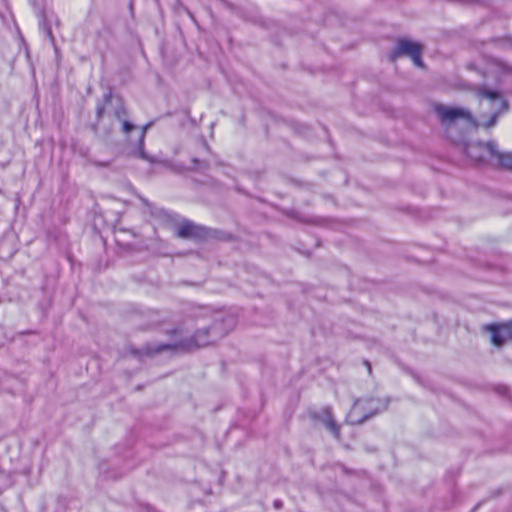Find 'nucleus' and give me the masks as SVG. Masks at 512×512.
Segmentation results:
<instances>
[{
	"instance_id": "1",
	"label": "nucleus",
	"mask_w": 512,
	"mask_h": 512,
	"mask_svg": "<svg viewBox=\"0 0 512 512\" xmlns=\"http://www.w3.org/2000/svg\"><path fill=\"white\" fill-rule=\"evenodd\" d=\"M478 97L479 113L477 118H474L469 110L462 107L441 103L433 105V111L444 128L446 136L458 146H465L467 137L478 127L494 126L498 116L506 110L504 100L495 91L482 89L479 91Z\"/></svg>"
},
{
	"instance_id": "11",
	"label": "nucleus",
	"mask_w": 512,
	"mask_h": 512,
	"mask_svg": "<svg viewBox=\"0 0 512 512\" xmlns=\"http://www.w3.org/2000/svg\"><path fill=\"white\" fill-rule=\"evenodd\" d=\"M476 151L478 152V154H483V153H485V152H484V150H482V149H478V150H476Z\"/></svg>"
},
{
	"instance_id": "6",
	"label": "nucleus",
	"mask_w": 512,
	"mask_h": 512,
	"mask_svg": "<svg viewBox=\"0 0 512 512\" xmlns=\"http://www.w3.org/2000/svg\"><path fill=\"white\" fill-rule=\"evenodd\" d=\"M422 45L410 40H402L398 43L397 49L393 52L392 57L407 56L411 58L414 65L423 68L424 64L421 60Z\"/></svg>"
},
{
	"instance_id": "7",
	"label": "nucleus",
	"mask_w": 512,
	"mask_h": 512,
	"mask_svg": "<svg viewBox=\"0 0 512 512\" xmlns=\"http://www.w3.org/2000/svg\"><path fill=\"white\" fill-rule=\"evenodd\" d=\"M490 333V340L495 346H502L506 341L512 339V320L508 323L486 326Z\"/></svg>"
},
{
	"instance_id": "8",
	"label": "nucleus",
	"mask_w": 512,
	"mask_h": 512,
	"mask_svg": "<svg viewBox=\"0 0 512 512\" xmlns=\"http://www.w3.org/2000/svg\"><path fill=\"white\" fill-rule=\"evenodd\" d=\"M174 233L180 238L194 239L202 236V229L187 220H183L175 225Z\"/></svg>"
},
{
	"instance_id": "9",
	"label": "nucleus",
	"mask_w": 512,
	"mask_h": 512,
	"mask_svg": "<svg viewBox=\"0 0 512 512\" xmlns=\"http://www.w3.org/2000/svg\"><path fill=\"white\" fill-rule=\"evenodd\" d=\"M322 422L333 433L335 437H339V429L336 423L334 422L331 412L329 410L324 411Z\"/></svg>"
},
{
	"instance_id": "3",
	"label": "nucleus",
	"mask_w": 512,
	"mask_h": 512,
	"mask_svg": "<svg viewBox=\"0 0 512 512\" xmlns=\"http://www.w3.org/2000/svg\"><path fill=\"white\" fill-rule=\"evenodd\" d=\"M469 158L475 162H487L500 165L505 168H512V153L499 151L497 146L490 143L475 142L460 146Z\"/></svg>"
},
{
	"instance_id": "4",
	"label": "nucleus",
	"mask_w": 512,
	"mask_h": 512,
	"mask_svg": "<svg viewBox=\"0 0 512 512\" xmlns=\"http://www.w3.org/2000/svg\"><path fill=\"white\" fill-rule=\"evenodd\" d=\"M384 408L385 405L378 399H359L353 404L348 414V421L351 424H360Z\"/></svg>"
},
{
	"instance_id": "2",
	"label": "nucleus",
	"mask_w": 512,
	"mask_h": 512,
	"mask_svg": "<svg viewBox=\"0 0 512 512\" xmlns=\"http://www.w3.org/2000/svg\"><path fill=\"white\" fill-rule=\"evenodd\" d=\"M193 321L195 331L191 342L181 339L172 344L148 350L147 353L152 354L169 348L189 347L191 345L204 347L226 336L234 329L236 324L235 318L232 315L223 311H210L207 309L197 312L194 315Z\"/></svg>"
},
{
	"instance_id": "10",
	"label": "nucleus",
	"mask_w": 512,
	"mask_h": 512,
	"mask_svg": "<svg viewBox=\"0 0 512 512\" xmlns=\"http://www.w3.org/2000/svg\"><path fill=\"white\" fill-rule=\"evenodd\" d=\"M148 127H149V125H146V126L142 127L141 131L139 132V144H140L139 156L141 158H143V159H145L146 156H145V153L142 150V146H143V143H144V138H145V134H146V131H147Z\"/></svg>"
},
{
	"instance_id": "5",
	"label": "nucleus",
	"mask_w": 512,
	"mask_h": 512,
	"mask_svg": "<svg viewBox=\"0 0 512 512\" xmlns=\"http://www.w3.org/2000/svg\"><path fill=\"white\" fill-rule=\"evenodd\" d=\"M97 116L100 122L108 120L111 122V128L119 125L124 133H129L135 127L132 125L126 116V111L122 107L111 108V105L99 107L97 109Z\"/></svg>"
}]
</instances>
